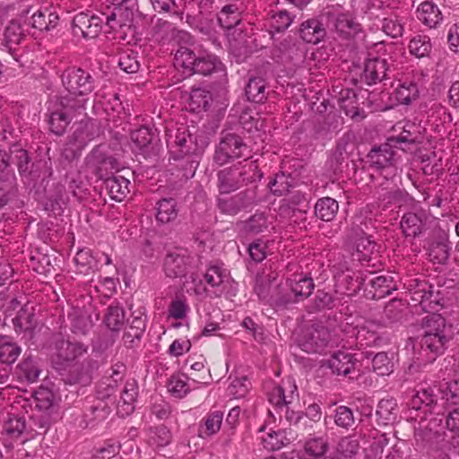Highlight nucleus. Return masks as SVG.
I'll return each instance as SVG.
<instances>
[{
	"label": "nucleus",
	"instance_id": "nucleus-21",
	"mask_svg": "<svg viewBox=\"0 0 459 459\" xmlns=\"http://www.w3.org/2000/svg\"><path fill=\"white\" fill-rule=\"evenodd\" d=\"M131 140L135 148L143 155L156 153L158 151L157 135L148 127L143 126L131 133Z\"/></svg>",
	"mask_w": 459,
	"mask_h": 459
},
{
	"label": "nucleus",
	"instance_id": "nucleus-50",
	"mask_svg": "<svg viewBox=\"0 0 459 459\" xmlns=\"http://www.w3.org/2000/svg\"><path fill=\"white\" fill-rule=\"evenodd\" d=\"M118 65L127 74H134L140 68L138 53L132 49H126L119 53Z\"/></svg>",
	"mask_w": 459,
	"mask_h": 459
},
{
	"label": "nucleus",
	"instance_id": "nucleus-57",
	"mask_svg": "<svg viewBox=\"0 0 459 459\" xmlns=\"http://www.w3.org/2000/svg\"><path fill=\"white\" fill-rule=\"evenodd\" d=\"M336 449L343 457H351L358 453L359 449V441L355 437H344L339 441Z\"/></svg>",
	"mask_w": 459,
	"mask_h": 459
},
{
	"label": "nucleus",
	"instance_id": "nucleus-39",
	"mask_svg": "<svg viewBox=\"0 0 459 459\" xmlns=\"http://www.w3.org/2000/svg\"><path fill=\"white\" fill-rule=\"evenodd\" d=\"M59 17L56 13L48 9L39 10L33 13L30 18V24L34 29L40 31H48L56 27Z\"/></svg>",
	"mask_w": 459,
	"mask_h": 459
},
{
	"label": "nucleus",
	"instance_id": "nucleus-4",
	"mask_svg": "<svg viewBox=\"0 0 459 459\" xmlns=\"http://www.w3.org/2000/svg\"><path fill=\"white\" fill-rule=\"evenodd\" d=\"M255 161L247 160L238 162L232 167L225 168L217 174L218 189L221 195L230 194L258 178Z\"/></svg>",
	"mask_w": 459,
	"mask_h": 459
},
{
	"label": "nucleus",
	"instance_id": "nucleus-58",
	"mask_svg": "<svg viewBox=\"0 0 459 459\" xmlns=\"http://www.w3.org/2000/svg\"><path fill=\"white\" fill-rule=\"evenodd\" d=\"M372 368L378 376H387L393 371V363L385 352H378L372 359Z\"/></svg>",
	"mask_w": 459,
	"mask_h": 459
},
{
	"label": "nucleus",
	"instance_id": "nucleus-11",
	"mask_svg": "<svg viewBox=\"0 0 459 459\" xmlns=\"http://www.w3.org/2000/svg\"><path fill=\"white\" fill-rule=\"evenodd\" d=\"M249 152L248 147L243 143L241 137L233 134H228L217 146L213 159L217 164L221 166L231 159L247 157L248 160Z\"/></svg>",
	"mask_w": 459,
	"mask_h": 459
},
{
	"label": "nucleus",
	"instance_id": "nucleus-44",
	"mask_svg": "<svg viewBox=\"0 0 459 459\" xmlns=\"http://www.w3.org/2000/svg\"><path fill=\"white\" fill-rule=\"evenodd\" d=\"M380 424L387 425L394 422L397 416V403L394 399H382L376 411Z\"/></svg>",
	"mask_w": 459,
	"mask_h": 459
},
{
	"label": "nucleus",
	"instance_id": "nucleus-52",
	"mask_svg": "<svg viewBox=\"0 0 459 459\" xmlns=\"http://www.w3.org/2000/svg\"><path fill=\"white\" fill-rule=\"evenodd\" d=\"M239 12L236 4H228L222 7L218 15V22L224 29H230L238 24Z\"/></svg>",
	"mask_w": 459,
	"mask_h": 459
},
{
	"label": "nucleus",
	"instance_id": "nucleus-56",
	"mask_svg": "<svg viewBox=\"0 0 459 459\" xmlns=\"http://www.w3.org/2000/svg\"><path fill=\"white\" fill-rule=\"evenodd\" d=\"M262 444L264 447L269 451L279 450L283 447L288 439L281 431H271L265 437H262Z\"/></svg>",
	"mask_w": 459,
	"mask_h": 459
},
{
	"label": "nucleus",
	"instance_id": "nucleus-63",
	"mask_svg": "<svg viewBox=\"0 0 459 459\" xmlns=\"http://www.w3.org/2000/svg\"><path fill=\"white\" fill-rule=\"evenodd\" d=\"M292 17L286 10H280L272 14L270 19L271 27L276 31H282L292 23Z\"/></svg>",
	"mask_w": 459,
	"mask_h": 459
},
{
	"label": "nucleus",
	"instance_id": "nucleus-2",
	"mask_svg": "<svg viewBox=\"0 0 459 459\" xmlns=\"http://www.w3.org/2000/svg\"><path fill=\"white\" fill-rule=\"evenodd\" d=\"M153 36L159 41L166 40L169 36L173 37L179 45L174 54L175 67L182 69L186 75L194 74L198 55L191 48L193 45L192 36L186 31L176 30L172 23L161 20L157 21L153 26Z\"/></svg>",
	"mask_w": 459,
	"mask_h": 459
},
{
	"label": "nucleus",
	"instance_id": "nucleus-45",
	"mask_svg": "<svg viewBox=\"0 0 459 459\" xmlns=\"http://www.w3.org/2000/svg\"><path fill=\"white\" fill-rule=\"evenodd\" d=\"M377 254V244L370 236L360 237L356 241V258L360 262H369Z\"/></svg>",
	"mask_w": 459,
	"mask_h": 459
},
{
	"label": "nucleus",
	"instance_id": "nucleus-62",
	"mask_svg": "<svg viewBox=\"0 0 459 459\" xmlns=\"http://www.w3.org/2000/svg\"><path fill=\"white\" fill-rule=\"evenodd\" d=\"M189 306L185 298H176L171 300L168 314L169 316L174 319H184L189 312Z\"/></svg>",
	"mask_w": 459,
	"mask_h": 459
},
{
	"label": "nucleus",
	"instance_id": "nucleus-16",
	"mask_svg": "<svg viewBox=\"0 0 459 459\" xmlns=\"http://www.w3.org/2000/svg\"><path fill=\"white\" fill-rule=\"evenodd\" d=\"M255 195L252 190H246L232 196H219L217 206L225 214L236 215L242 209L254 203Z\"/></svg>",
	"mask_w": 459,
	"mask_h": 459
},
{
	"label": "nucleus",
	"instance_id": "nucleus-64",
	"mask_svg": "<svg viewBox=\"0 0 459 459\" xmlns=\"http://www.w3.org/2000/svg\"><path fill=\"white\" fill-rule=\"evenodd\" d=\"M444 398L449 405H459V377L446 383L442 390Z\"/></svg>",
	"mask_w": 459,
	"mask_h": 459
},
{
	"label": "nucleus",
	"instance_id": "nucleus-31",
	"mask_svg": "<svg viewBox=\"0 0 459 459\" xmlns=\"http://www.w3.org/2000/svg\"><path fill=\"white\" fill-rule=\"evenodd\" d=\"M328 366L333 373L347 376L354 368L353 356L348 351H339L331 356Z\"/></svg>",
	"mask_w": 459,
	"mask_h": 459
},
{
	"label": "nucleus",
	"instance_id": "nucleus-15",
	"mask_svg": "<svg viewBox=\"0 0 459 459\" xmlns=\"http://www.w3.org/2000/svg\"><path fill=\"white\" fill-rule=\"evenodd\" d=\"M103 28V19L99 15L80 13L74 17V33L84 39H95Z\"/></svg>",
	"mask_w": 459,
	"mask_h": 459
},
{
	"label": "nucleus",
	"instance_id": "nucleus-7",
	"mask_svg": "<svg viewBox=\"0 0 459 459\" xmlns=\"http://www.w3.org/2000/svg\"><path fill=\"white\" fill-rule=\"evenodd\" d=\"M324 15L333 24L339 37L350 39L357 37L361 31V25L349 12H344L341 5L327 7Z\"/></svg>",
	"mask_w": 459,
	"mask_h": 459
},
{
	"label": "nucleus",
	"instance_id": "nucleus-3",
	"mask_svg": "<svg viewBox=\"0 0 459 459\" xmlns=\"http://www.w3.org/2000/svg\"><path fill=\"white\" fill-rule=\"evenodd\" d=\"M194 291L196 295L206 293L211 297H221L225 295L228 298L235 297L238 293V282L230 276L229 271L222 265L214 264L207 268L204 275L207 286H204L201 280L196 283L195 278L192 275Z\"/></svg>",
	"mask_w": 459,
	"mask_h": 459
},
{
	"label": "nucleus",
	"instance_id": "nucleus-55",
	"mask_svg": "<svg viewBox=\"0 0 459 459\" xmlns=\"http://www.w3.org/2000/svg\"><path fill=\"white\" fill-rule=\"evenodd\" d=\"M334 423L342 429H349L355 424V418L351 408L340 405L334 410Z\"/></svg>",
	"mask_w": 459,
	"mask_h": 459
},
{
	"label": "nucleus",
	"instance_id": "nucleus-17",
	"mask_svg": "<svg viewBox=\"0 0 459 459\" xmlns=\"http://www.w3.org/2000/svg\"><path fill=\"white\" fill-rule=\"evenodd\" d=\"M13 159L16 162L21 176L27 178L31 181H36L39 178L40 174L38 170L40 168H44L46 169V174H48V176H51L52 174V169L48 166L46 161L31 163L27 151L23 149L16 150L13 152Z\"/></svg>",
	"mask_w": 459,
	"mask_h": 459
},
{
	"label": "nucleus",
	"instance_id": "nucleus-30",
	"mask_svg": "<svg viewBox=\"0 0 459 459\" xmlns=\"http://www.w3.org/2000/svg\"><path fill=\"white\" fill-rule=\"evenodd\" d=\"M71 331L75 334L84 335L92 327L91 316L84 309L73 307L68 314Z\"/></svg>",
	"mask_w": 459,
	"mask_h": 459
},
{
	"label": "nucleus",
	"instance_id": "nucleus-10",
	"mask_svg": "<svg viewBox=\"0 0 459 459\" xmlns=\"http://www.w3.org/2000/svg\"><path fill=\"white\" fill-rule=\"evenodd\" d=\"M87 169L94 174L99 179L109 178V174L117 172L121 169L118 160L107 155L100 147L93 149L85 158Z\"/></svg>",
	"mask_w": 459,
	"mask_h": 459
},
{
	"label": "nucleus",
	"instance_id": "nucleus-43",
	"mask_svg": "<svg viewBox=\"0 0 459 459\" xmlns=\"http://www.w3.org/2000/svg\"><path fill=\"white\" fill-rule=\"evenodd\" d=\"M178 216L177 203L172 198H164L156 204V220L160 223H169Z\"/></svg>",
	"mask_w": 459,
	"mask_h": 459
},
{
	"label": "nucleus",
	"instance_id": "nucleus-51",
	"mask_svg": "<svg viewBox=\"0 0 459 459\" xmlns=\"http://www.w3.org/2000/svg\"><path fill=\"white\" fill-rule=\"evenodd\" d=\"M430 39L427 35H416L409 43V51L416 57L427 56L431 50Z\"/></svg>",
	"mask_w": 459,
	"mask_h": 459
},
{
	"label": "nucleus",
	"instance_id": "nucleus-61",
	"mask_svg": "<svg viewBox=\"0 0 459 459\" xmlns=\"http://www.w3.org/2000/svg\"><path fill=\"white\" fill-rule=\"evenodd\" d=\"M274 279L275 276L271 273L256 276L254 290L260 299L266 300L269 298L271 283Z\"/></svg>",
	"mask_w": 459,
	"mask_h": 459
},
{
	"label": "nucleus",
	"instance_id": "nucleus-53",
	"mask_svg": "<svg viewBox=\"0 0 459 459\" xmlns=\"http://www.w3.org/2000/svg\"><path fill=\"white\" fill-rule=\"evenodd\" d=\"M382 30L389 37L397 39L403 36L404 31L402 20L396 15H391L381 21Z\"/></svg>",
	"mask_w": 459,
	"mask_h": 459
},
{
	"label": "nucleus",
	"instance_id": "nucleus-24",
	"mask_svg": "<svg viewBox=\"0 0 459 459\" xmlns=\"http://www.w3.org/2000/svg\"><path fill=\"white\" fill-rule=\"evenodd\" d=\"M58 105L60 108L51 113L48 123L51 132L56 135H61L65 133L74 115L81 114L83 110H70L62 107L59 103Z\"/></svg>",
	"mask_w": 459,
	"mask_h": 459
},
{
	"label": "nucleus",
	"instance_id": "nucleus-49",
	"mask_svg": "<svg viewBox=\"0 0 459 459\" xmlns=\"http://www.w3.org/2000/svg\"><path fill=\"white\" fill-rule=\"evenodd\" d=\"M104 322L112 331H118L125 323V311L118 304H111L105 315Z\"/></svg>",
	"mask_w": 459,
	"mask_h": 459
},
{
	"label": "nucleus",
	"instance_id": "nucleus-26",
	"mask_svg": "<svg viewBox=\"0 0 459 459\" xmlns=\"http://www.w3.org/2000/svg\"><path fill=\"white\" fill-rule=\"evenodd\" d=\"M299 35L307 43L317 44L325 39L326 30L319 20L312 18L300 24Z\"/></svg>",
	"mask_w": 459,
	"mask_h": 459
},
{
	"label": "nucleus",
	"instance_id": "nucleus-14",
	"mask_svg": "<svg viewBox=\"0 0 459 459\" xmlns=\"http://www.w3.org/2000/svg\"><path fill=\"white\" fill-rule=\"evenodd\" d=\"M94 134L91 123H81L66 143L65 157L74 158L80 155L82 150L94 138Z\"/></svg>",
	"mask_w": 459,
	"mask_h": 459
},
{
	"label": "nucleus",
	"instance_id": "nucleus-9",
	"mask_svg": "<svg viewBox=\"0 0 459 459\" xmlns=\"http://www.w3.org/2000/svg\"><path fill=\"white\" fill-rule=\"evenodd\" d=\"M87 351L88 346L82 342L57 337L55 340L52 360L56 366L64 368L82 358Z\"/></svg>",
	"mask_w": 459,
	"mask_h": 459
},
{
	"label": "nucleus",
	"instance_id": "nucleus-8",
	"mask_svg": "<svg viewBox=\"0 0 459 459\" xmlns=\"http://www.w3.org/2000/svg\"><path fill=\"white\" fill-rule=\"evenodd\" d=\"M336 294L348 297L354 296L360 290L364 279L359 272L351 270L346 263L333 265Z\"/></svg>",
	"mask_w": 459,
	"mask_h": 459
},
{
	"label": "nucleus",
	"instance_id": "nucleus-12",
	"mask_svg": "<svg viewBox=\"0 0 459 459\" xmlns=\"http://www.w3.org/2000/svg\"><path fill=\"white\" fill-rule=\"evenodd\" d=\"M298 396L295 384L291 381H287L282 385L273 388L269 394V402L279 410V413L284 411L286 418L290 419V405L297 400Z\"/></svg>",
	"mask_w": 459,
	"mask_h": 459
},
{
	"label": "nucleus",
	"instance_id": "nucleus-29",
	"mask_svg": "<svg viewBox=\"0 0 459 459\" xmlns=\"http://www.w3.org/2000/svg\"><path fill=\"white\" fill-rule=\"evenodd\" d=\"M328 443L324 437H311L299 450V459H320L327 451Z\"/></svg>",
	"mask_w": 459,
	"mask_h": 459
},
{
	"label": "nucleus",
	"instance_id": "nucleus-47",
	"mask_svg": "<svg viewBox=\"0 0 459 459\" xmlns=\"http://www.w3.org/2000/svg\"><path fill=\"white\" fill-rule=\"evenodd\" d=\"M26 431V420L22 416L13 415L4 422V432L8 438L15 440Z\"/></svg>",
	"mask_w": 459,
	"mask_h": 459
},
{
	"label": "nucleus",
	"instance_id": "nucleus-22",
	"mask_svg": "<svg viewBox=\"0 0 459 459\" xmlns=\"http://www.w3.org/2000/svg\"><path fill=\"white\" fill-rule=\"evenodd\" d=\"M452 247L446 233H439L429 241L428 255L434 264H444L450 256Z\"/></svg>",
	"mask_w": 459,
	"mask_h": 459
},
{
	"label": "nucleus",
	"instance_id": "nucleus-27",
	"mask_svg": "<svg viewBox=\"0 0 459 459\" xmlns=\"http://www.w3.org/2000/svg\"><path fill=\"white\" fill-rule=\"evenodd\" d=\"M138 395V385L134 379L126 382L121 398L118 402V413L124 417L131 414L134 410V403Z\"/></svg>",
	"mask_w": 459,
	"mask_h": 459
},
{
	"label": "nucleus",
	"instance_id": "nucleus-6",
	"mask_svg": "<svg viewBox=\"0 0 459 459\" xmlns=\"http://www.w3.org/2000/svg\"><path fill=\"white\" fill-rule=\"evenodd\" d=\"M290 293H277L270 297V301L277 307L298 302L309 297L314 290L313 280L302 274H294L287 281Z\"/></svg>",
	"mask_w": 459,
	"mask_h": 459
},
{
	"label": "nucleus",
	"instance_id": "nucleus-54",
	"mask_svg": "<svg viewBox=\"0 0 459 459\" xmlns=\"http://www.w3.org/2000/svg\"><path fill=\"white\" fill-rule=\"evenodd\" d=\"M223 420V412L221 411H215L209 413L204 419V426L201 429V433L205 436H212L217 433L221 427Z\"/></svg>",
	"mask_w": 459,
	"mask_h": 459
},
{
	"label": "nucleus",
	"instance_id": "nucleus-19",
	"mask_svg": "<svg viewBox=\"0 0 459 459\" xmlns=\"http://www.w3.org/2000/svg\"><path fill=\"white\" fill-rule=\"evenodd\" d=\"M429 216L423 211L406 212L401 219L400 226L406 238H417L428 229Z\"/></svg>",
	"mask_w": 459,
	"mask_h": 459
},
{
	"label": "nucleus",
	"instance_id": "nucleus-20",
	"mask_svg": "<svg viewBox=\"0 0 459 459\" xmlns=\"http://www.w3.org/2000/svg\"><path fill=\"white\" fill-rule=\"evenodd\" d=\"M190 256L184 250H176L167 254L164 259V272L169 278L185 276L190 264Z\"/></svg>",
	"mask_w": 459,
	"mask_h": 459
},
{
	"label": "nucleus",
	"instance_id": "nucleus-35",
	"mask_svg": "<svg viewBox=\"0 0 459 459\" xmlns=\"http://www.w3.org/2000/svg\"><path fill=\"white\" fill-rule=\"evenodd\" d=\"M380 328V325L373 322L368 321L365 322L361 326H359L357 330L356 339L360 345L365 346H374L379 343L380 336L378 333V329Z\"/></svg>",
	"mask_w": 459,
	"mask_h": 459
},
{
	"label": "nucleus",
	"instance_id": "nucleus-46",
	"mask_svg": "<svg viewBox=\"0 0 459 459\" xmlns=\"http://www.w3.org/2000/svg\"><path fill=\"white\" fill-rule=\"evenodd\" d=\"M393 95L399 104L407 105L418 98L419 91L417 84L412 82L400 83Z\"/></svg>",
	"mask_w": 459,
	"mask_h": 459
},
{
	"label": "nucleus",
	"instance_id": "nucleus-41",
	"mask_svg": "<svg viewBox=\"0 0 459 459\" xmlns=\"http://www.w3.org/2000/svg\"><path fill=\"white\" fill-rule=\"evenodd\" d=\"M212 100L210 91L204 89H193L187 100V108L194 113L206 110Z\"/></svg>",
	"mask_w": 459,
	"mask_h": 459
},
{
	"label": "nucleus",
	"instance_id": "nucleus-32",
	"mask_svg": "<svg viewBox=\"0 0 459 459\" xmlns=\"http://www.w3.org/2000/svg\"><path fill=\"white\" fill-rule=\"evenodd\" d=\"M130 181L123 176H111L105 179L106 189L111 199L121 202L129 193Z\"/></svg>",
	"mask_w": 459,
	"mask_h": 459
},
{
	"label": "nucleus",
	"instance_id": "nucleus-37",
	"mask_svg": "<svg viewBox=\"0 0 459 459\" xmlns=\"http://www.w3.org/2000/svg\"><path fill=\"white\" fill-rule=\"evenodd\" d=\"M246 95L248 100L255 103H263L268 96L267 83L262 77H253L248 80L246 86Z\"/></svg>",
	"mask_w": 459,
	"mask_h": 459
},
{
	"label": "nucleus",
	"instance_id": "nucleus-42",
	"mask_svg": "<svg viewBox=\"0 0 459 459\" xmlns=\"http://www.w3.org/2000/svg\"><path fill=\"white\" fill-rule=\"evenodd\" d=\"M339 210L338 202L331 197L319 199L315 204V214L324 221H331Z\"/></svg>",
	"mask_w": 459,
	"mask_h": 459
},
{
	"label": "nucleus",
	"instance_id": "nucleus-38",
	"mask_svg": "<svg viewBox=\"0 0 459 459\" xmlns=\"http://www.w3.org/2000/svg\"><path fill=\"white\" fill-rule=\"evenodd\" d=\"M371 287L374 289L373 299H380L390 294L397 286L393 277L390 275H377L370 280Z\"/></svg>",
	"mask_w": 459,
	"mask_h": 459
},
{
	"label": "nucleus",
	"instance_id": "nucleus-5",
	"mask_svg": "<svg viewBox=\"0 0 459 459\" xmlns=\"http://www.w3.org/2000/svg\"><path fill=\"white\" fill-rule=\"evenodd\" d=\"M451 339L450 329L446 320L440 315H431L425 319L424 333L421 337V346L435 356L440 355L446 348Z\"/></svg>",
	"mask_w": 459,
	"mask_h": 459
},
{
	"label": "nucleus",
	"instance_id": "nucleus-36",
	"mask_svg": "<svg viewBox=\"0 0 459 459\" xmlns=\"http://www.w3.org/2000/svg\"><path fill=\"white\" fill-rule=\"evenodd\" d=\"M417 17L426 26L435 28L442 21L439 8L432 2H423L417 9Z\"/></svg>",
	"mask_w": 459,
	"mask_h": 459
},
{
	"label": "nucleus",
	"instance_id": "nucleus-28",
	"mask_svg": "<svg viewBox=\"0 0 459 459\" xmlns=\"http://www.w3.org/2000/svg\"><path fill=\"white\" fill-rule=\"evenodd\" d=\"M212 73H220L225 77L226 72L223 64L212 54H199L195 66V74L209 75Z\"/></svg>",
	"mask_w": 459,
	"mask_h": 459
},
{
	"label": "nucleus",
	"instance_id": "nucleus-60",
	"mask_svg": "<svg viewBox=\"0 0 459 459\" xmlns=\"http://www.w3.org/2000/svg\"><path fill=\"white\" fill-rule=\"evenodd\" d=\"M168 389L177 398H183L190 388L185 376H172L168 384Z\"/></svg>",
	"mask_w": 459,
	"mask_h": 459
},
{
	"label": "nucleus",
	"instance_id": "nucleus-23",
	"mask_svg": "<svg viewBox=\"0 0 459 459\" xmlns=\"http://www.w3.org/2000/svg\"><path fill=\"white\" fill-rule=\"evenodd\" d=\"M387 62L384 58H369L365 63L362 78L368 84H376L387 80Z\"/></svg>",
	"mask_w": 459,
	"mask_h": 459
},
{
	"label": "nucleus",
	"instance_id": "nucleus-48",
	"mask_svg": "<svg viewBox=\"0 0 459 459\" xmlns=\"http://www.w3.org/2000/svg\"><path fill=\"white\" fill-rule=\"evenodd\" d=\"M40 369L36 359L28 357L18 365L19 377L24 378L29 383H34L38 380Z\"/></svg>",
	"mask_w": 459,
	"mask_h": 459
},
{
	"label": "nucleus",
	"instance_id": "nucleus-1",
	"mask_svg": "<svg viewBox=\"0 0 459 459\" xmlns=\"http://www.w3.org/2000/svg\"><path fill=\"white\" fill-rule=\"evenodd\" d=\"M65 90L59 98V104L70 110H85L91 93L95 89L91 74L78 67H69L61 75Z\"/></svg>",
	"mask_w": 459,
	"mask_h": 459
},
{
	"label": "nucleus",
	"instance_id": "nucleus-59",
	"mask_svg": "<svg viewBox=\"0 0 459 459\" xmlns=\"http://www.w3.org/2000/svg\"><path fill=\"white\" fill-rule=\"evenodd\" d=\"M267 227V219L264 213H255L244 222V230L250 234L261 233Z\"/></svg>",
	"mask_w": 459,
	"mask_h": 459
},
{
	"label": "nucleus",
	"instance_id": "nucleus-13",
	"mask_svg": "<svg viewBox=\"0 0 459 459\" xmlns=\"http://www.w3.org/2000/svg\"><path fill=\"white\" fill-rule=\"evenodd\" d=\"M299 346L307 353L321 352L329 342V333L323 327H308L299 339Z\"/></svg>",
	"mask_w": 459,
	"mask_h": 459
},
{
	"label": "nucleus",
	"instance_id": "nucleus-18",
	"mask_svg": "<svg viewBox=\"0 0 459 459\" xmlns=\"http://www.w3.org/2000/svg\"><path fill=\"white\" fill-rule=\"evenodd\" d=\"M134 20L133 11L123 7L116 6L114 11L106 16L107 32H117L120 38H125L128 30L131 29Z\"/></svg>",
	"mask_w": 459,
	"mask_h": 459
},
{
	"label": "nucleus",
	"instance_id": "nucleus-25",
	"mask_svg": "<svg viewBox=\"0 0 459 459\" xmlns=\"http://www.w3.org/2000/svg\"><path fill=\"white\" fill-rule=\"evenodd\" d=\"M23 38L24 33L21 23L12 20L4 29L2 36L0 37V45L13 53Z\"/></svg>",
	"mask_w": 459,
	"mask_h": 459
},
{
	"label": "nucleus",
	"instance_id": "nucleus-40",
	"mask_svg": "<svg viewBox=\"0 0 459 459\" xmlns=\"http://www.w3.org/2000/svg\"><path fill=\"white\" fill-rule=\"evenodd\" d=\"M170 143L173 148H176L172 152L177 155V159H180L190 153L193 139L186 127L181 126L178 128L173 142Z\"/></svg>",
	"mask_w": 459,
	"mask_h": 459
},
{
	"label": "nucleus",
	"instance_id": "nucleus-34",
	"mask_svg": "<svg viewBox=\"0 0 459 459\" xmlns=\"http://www.w3.org/2000/svg\"><path fill=\"white\" fill-rule=\"evenodd\" d=\"M369 165L377 169L388 168L394 160V152L389 144L374 148L368 155Z\"/></svg>",
	"mask_w": 459,
	"mask_h": 459
},
{
	"label": "nucleus",
	"instance_id": "nucleus-33",
	"mask_svg": "<svg viewBox=\"0 0 459 459\" xmlns=\"http://www.w3.org/2000/svg\"><path fill=\"white\" fill-rule=\"evenodd\" d=\"M437 395L431 387H420L413 395L411 406L415 411H422L424 416L431 412V406L436 403Z\"/></svg>",
	"mask_w": 459,
	"mask_h": 459
}]
</instances>
